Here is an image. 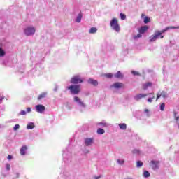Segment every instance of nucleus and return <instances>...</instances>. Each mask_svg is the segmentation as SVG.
<instances>
[{"label":"nucleus","instance_id":"nucleus-1","mask_svg":"<svg viewBox=\"0 0 179 179\" xmlns=\"http://www.w3.org/2000/svg\"><path fill=\"white\" fill-rule=\"evenodd\" d=\"M67 89L70 90L71 94H79L80 93V85H78L69 86Z\"/></svg>","mask_w":179,"mask_h":179},{"label":"nucleus","instance_id":"nucleus-2","mask_svg":"<svg viewBox=\"0 0 179 179\" xmlns=\"http://www.w3.org/2000/svg\"><path fill=\"white\" fill-rule=\"evenodd\" d=\"M110 26L113 30L117 31V33L120 32V24H118V20H117V18H113L111 20Z\"/></svg>","mask_w":179,"mask_h":179},{"label":"nucleus","instance_id":"nucleus-3","mask_svg":"<svg viewBox=\"0 0 179 179\" xmlns=\"http://www.w3.org/2000/svg\"><path fill=\"white\" fill-rule=\"evenodd\" d=\"M83 80L82 78H80V76L77 75L74 76L71 79V83H73V85H78V83H83Z\"/></svg>","mask_w":179,"mask_h":179},{"label":"nucleus","instance_id":"nucleus-4","mask_svg":"<svg viewBox=\"0 0 179 179\" xmlns=\"http://www.w3.org/2000/svg\"><path fill=\"white\" fill-rule=\"evenodd\" d=\"M24 31L26 36H32V34L36 33V29H34L33 27H29L26 28Z\"/></svg>","mask_w":179,"mask_h":179},{"label":"nucleus","instance_id":"nucleus-5","mask_svg":"<svg viewBox=\"0 0 179 179\" xmlns=\"http://www.w3.org/2000/svg\"><path fill=\"white\" fill-rule=\"evenodd\" d=\"M159 37L160 38H164V36L160 35V33H159V31H157L155 32L154 36L150 39V43H152L153 41H156V40H157V38H159Z\"/></svg>","mask_w":179,"mask_h":179},{"label":"nucleus","instance_id":"nucleus-6","mask_svg":"<svg viewBox=\"0 0 179 179\" xmlns=\"http://www.w3.org/2000/svg\"><path fill=\"white\" fill-rule=\"evenodd\" d=\"M159 37L160 38H164V36L160 35V33H159V31H157L155 32L154 36L150 39V43H152L153 41H156V40H157V38H159Z\"/></svg>","mask_w":179,"mask_h":179},{"label":"nucleus","instance_id":"nucleus-7","mask_svg":"<svg viewBox=\"0 0 179 179\" xmlns=\"http://www.w3.org/2000/svg\"><path fill=\"white\" fill-rule=\"evenodd\" d=\"M148 94H138L134 96V99L136 101H139L141 99H145V97H147Z\"/></svg>","mask_w":179,"mask_h":179},{"label":"nucleus","instance_id":"nucleus-8","mask_svg":"<svg viewBox=\"0 0 179 179\" xmlns=\"http://www.w3.org/2000/svg\"><path fill=\"white\" fill-rule=\"evenodd\" d=\"M36 111L37 113H44V111H45V106H43V105H37L36 106Z\"/></svg>","mask_w":179,"mask_h":179},{"label":"nucleus","instance_id":"nucleus-9","mask_svg":"<svg viewBox=\"0 0 179 179\" xmlns=\"http://www.w3.org/2000/svg\"><path fill=\"white\" fill-rule=\"evenodd\" d=\"M74 101L76 103H78V104L81 106V107H86V105H85V103H83V101H82V100L80 99V98L78 96H74Z\"/></svg>","mask_w":179,"mask_h":179},{"label":"nucleus","instance_id":"nucleus-10","mask_svg":"<svg viewBox=\"0 0 179 179\" xmlns=\"http://www.w3.org/2000/svg\"><path fill=\"white\" fill-rule=\"evenodd\" d=\"M150 163L152 164V168L153 169V170H156V169H159V163H160V162L152 160Z\"/></svg>","mask_w":179,"mask_h":179},{"label":"nucleus","instance_id":"nucleus-11","mask_svg":"<svg viewBox=\"0 0 179 179\" xmlns=\"http://www.w3.org/2000/svg\"><path fill=\"white\" fill-rule=\"evenodd\" d=\"M148 29H149V27L148 26L141 27L138 29V33H140V34H143L144 33H146V31H148Z\"/></svg>","mask_w":179,"mask_h":179},{"label":"nucleus","instance_id":"nucleus-12","mask_svg":"<svg viewBox=\"0 0 179 179\" xmlns=\"http://www.w3.org/2000/svg\"><path fill=\"white\" fill-rule=\"evenodd\" d=\"M152 86H153V83L152 82H148L143 84L142 87L143 90H146L148 87H152Z\"/></svg>","mask_w":179,"mask_h":179},{"label":"nucleus","instance_id":"nucleus-13","mask_svg":"<svg viewBox=\"0 0 179 179\" xmlns=\"http://www.w3.org/2000/svg\"><path fill=\"white\" fill-rule=\"evenodd\" d=\"M113 87H115V89H121L122 87H124V85L123 83H115L113 84Z\"/></svg>","mask_w":179,"mask_h":179},{"label":"nucleus","instance_id":"nucleus-14","mask_svg":"<svg viewBox=\"0 0 179 179\" xmlns=\"http://www.w3.org/2000/svg\"><path fill=\"white\" fill-rule=\"evenodd\" d=\"M88 83H90V85H92L93 86H97L99 85V82L96 80H93L92 78H90L88 80Z\"/></svg>","mask_w":179,"mask_h":179},{"label":"nucleus","instance_id":"nucleus-15","mask_svg":"<svg viewBox=\"0 0 179 179\" xmlns=\"http://www.w3.org/2000/svg\"><path fill=\"white\" fill-rule=\"evenodd\" d=\"M27 150V146L24 145L21 148L20 152L22 156H24L26 155V151Z\"/></svg>","mask_w":179,"mask_h":179},{"label":"nucleus","instance_id":"nucleus-16","mask_svg":"<svg viewBox=\"0 0 179 179\" xmlns=\"http://www.w3.org/2000/svg\"><path fill=\"white\" fill-rule=\"evenodd\" d=\"M93 143V138H85V145L86 146H90Z\"/></svg>","mask_w":179,"mask_h":179},{"label":"nucleus","instance_id":"nucleus-17","mask_svg":"<svg viewBox=\"0 0 179 179\" xmlns=\"http://www.w3.org/2000/svg\"><path fill=\"white\" fill-rule=\"evenodd\" d=\"M157 99H156V101H157L161 96L164 97V99H166V97H167V95L166 94V92H162L161 94H157Z\"/></svg>","mask_w":179,"mask_h":179},{"label":"nucleus","instance_id":"nucleus-18","mask_svg":"<svg viewBox=\"0 0 179 179\" xmlns=\"http://www.w3.org/2000/svg\"><path fill=\"white\" fill-rule=\"evenodd\" d=\"M148 96L150 95L152 97L148 99V103H152L155 100V93L147 94Z\"/></svg>","mask_w":179,"mask_h":179},{"label":"nucleus","instance_id":"nucleus-19","mask_svg":"<svg viewBox=\"0 0 179 179\" xmlns=\"http://www.w3.org/2000/svg\"><path fill=\"white\" fill-rule=\"evenodd\" d=\"M89 33L90 34H94V33H97V28L93 27H92L90 31H89Z\"/></svg>","mask_w":179,"mask_h":179},{"label":"nucleus","instance_id":"nucleus-20","mask_svg":"<svg viewBox=\"0 0 179 179\" xmlns=\"http://www.w3.org/2000/svg\"><path fill=\"white\" fill-rule=\"evenodd\" d=\"M47 96V92H43L38 96V100H41Z\"/></svg>","mask_w":179,"mask_h":179},{"label":"nucleus","instance_id":"nucleus-21","mask_svg":"<svg viewBox=\"0 0 179 179\" xmlns=\"http://www.w3.org/2000/svg\"><path fill=\"white\" fill-rule=\"evenodd\" d=\"M115 77L117 78L118 79H120V78H122L123 76H122V73H121V71H117L116 73V74H115Z\"/></svg>","mask_w":179,"mask_h":179},{"label":"nucleus","instance_id":"nucleus-22","mask_svg":"<svg viewBox=\"0 0 179 179\" xmlns=\"http://www.w3.org/2000/svg\"><path fill=\"white\" fill-rule=\"evenodd\" d=\"M106 132V131L101 128H99L97 129V134H99V135H103V134H104Z\"/></svg>","mask_w":179,"mask_h":179},{"label":"nucleus","instance_id":"nucleus-23","mask_svg":"<svg viewBox=\"0 0 179 179\" xmlns=\"http://www.w3.org/2000/svg\"><path fill=\"white\" fill-rule=\"evenodd\" d=\"M80 20H82V15L80 13L78 15L76 22H77V23H80Z\"/></svg>","mask_w":179,"mask_h":179},{"label":"nucleus","instance_id":"nucleus-24","mask_svg":"<svg viewBox=\"0 0 179 179\" xmlns=\"http://www.w3.org/2000/svg\"><path fill=\"white\" fill-rule=\"evenodd\" d=\"M119 127H120V129H123V130L127 129V124H124V123L120 124Z\"/></svg>","mask_w":179,"mask_h":179},{"label":"nucleus","instance_id":"nucleus-25","mask_svg":"<svg viewBox=\"0 0 179 179\" xmlns=\"http://www.w3.org/2000/svg\"><path fill=\"white\" fill-rule=\"evenodd\" d=\"M168 30H169V27H166L164 29L158 31V33H160V35L162 36V34H163V33H166V31H167Z\"/></svg>","mask_w":179,"mask_h":179},{"label":"nucleus","instance_id":"nucleus-26","mask_svg":"<svg viewBox=\"0 0 179 179\" xmlns=\"http://www.w3.org/2000/svg\"><path fill=\"white\" fill-rule=\"evenodd\" d=\"M34 123L31 122L29 124H27V129H33V128H34Z\"/></svg>","mask_w":179,"mask_h":179},{"label":"nucleus","instance_id":"nucleus-27","mask_svg":"<svg viewBox=\"0 0 179 179\" xmlns=\"http://www.w3.org/2000/svg\"><path fill=\"white\" fill-rule=\"evenodd\" d=\"M120 19L122 20H125L127 19V15L122 13H120Z\"/></svg>","mask_w":179,"mask_h":179},{"label":"nucleus","instance_id":"nucleus-28","mask_svg":"<svg viewBox=\"0 0 179 179\" xmlns=\"http://www.w3.org/2000/svg\"><path fill=\"white\" fill-rule=\"evenodd\" d=\"M143 176L145 178H148V177H150V173H149V171H144Z\"/></svg>","mask_w":179,"mask_h":179},{"label":"nucleus","instance_id":"nucleus-29","mask_svg":"<svg viewBox=\"0 0 179 179\" xmlns=\"http://www.w3.org/2000/svg\"><path fill=\"white\" fill-rule=\"evenodd\" d=\"M131 73L132 75H134V76H141V73L138 71H132Z\"/></svg>","mask_w":179,"mask_h":179},{"label":"nucleus","instance_id":"nucleus-30","mask_svg":"<svg viewBox=\"0 0 179 179\" xmlns=\"http://www.w3.org/2000/svg\"><path fill=\"white\" fill-rule=\"evenodd\" d=\"M150 22V18L148 17H144V23L147 24V23H149Z\"/></svg>","mask_w":179,"mask_h":179},{"label":"nucleus","instance_id":"nucleus-31","mask_svg":"<svg viewBox=\"0 0 179 179\" xmlns=\"http://www.w3.org/2000/svg\"><path fill=\"white\" fill-rule=\"evenodd\" d=\"M5 56V51L2 49V48H0V57H4Z\"/></svg>","mask_w":179,"mask_h":179},{"label":"nucleus","instance_id":"nucleus-32","mask_svg":"<svg viewBox=\"0 0 179 179\" xmlns=\"http://www.w3.org/2000/svg\"><path fill=\"white\" fill-rule=\"evenodd\" d=\"M132 153H134V155H139V153H141V151L138 149H135L132 151Z\"/></svg>","mask_w":179,"mask_h":179},{"label":"nucleus","instance_id":"nucleus-33","mask_svg":"<svg viewBox=\"0 0 179 179\" xmlns=\"http://www.w3.org/2000/svg\"><path fill=\"white\" fill-rule=\"evenodd\" d=\"M136 166H137V167H142L143 166V162H142L141 161H138Z\"/></svg>","mask_w":179,"mask_h":179},{"label":"nucleus","instance_id":"nucleus-34","mask_svg":"<svg viewBox=\"0 0 179 179\" xmlns=\"http://www.w3.org/2000/svg\"><path fill=\"white\" fill-rule=\"evenodd\" d=\"M166 107V104H164V103H162L160 105V110L161 111H164V108Z\"/></svg>","mask_w":179,"mask_h":179},{"label":"nucleus","instance_id":"nucleus-35","mask_svg":"<svg viewBox=\"0 0 179 179\" xmlns=\"http://www.w3.org/2000/svg\"><path fill=\"white\" fill-rule=\"evenodd\" d=\"M117 162L119 164H124L125 163V161L121 159H117Z\"/></svg>","mask_w":179,"mask_h":179},{"label":"nucleus","instance_id":"nucleus-36","mask_svg":"<svg viewBox=\"0 0 179 179\" xmlns=\"http://www.w3.org/2000/svg\"><path fill=\"white\" fill-rule=\"evenodd\" d=\"M20 128V126L19 124H15L13 127L14 131H17V129H19Z\"/></svg>","mask_w":179,"mask_h":179},{"label":"nucleus","instance_id":"nucleus-37","mask_svg":"<svg viewBox=\"0 0 179 179\" xmlns=\"http://www.w3.org/2000/svg\"><path fill=\"white\" fill-rule=\"evenodd\" d=\"M141 37H142V34H138L134 36V38H141Z\"/></svg>","mask_w":179,"mask_h":179},{"label":"nucleus","instance_id":"nucleus-38","mask_svg":"<svg viewBox=\"0 0 179 179\" xmlns=\"http://www.w3.org/2000/svg\"><path fill=\"white\" fill-rule=\"evenodd\" d=\"M6 170H8L9 171V170H10V164H6Z\"/></svg>","mask_w":179,"mask_h":179},{"label":"nucleus","instance_id":"nucleus-39","mask_svg":"<svg viewBox=\"0 0 179 179\" xmlns=\"http://www.w3.org/2000/svg\"><path fill=\"white\" fill-rule=\"evenodd\" d=\"M174 117H175L176 121H178L179 117H177V112H174Z\"/></svg>","mask_w":179,"mask_h":179},{"label":"nucleus","instance_id":"nucleus-40","mask_svg":"<svg viewBox=\"0 0 179 179\" xmlns=\"http://www.w3.org/2000/svg\"><path fill=\"white\" fill-rule=\"evenodd\" d=\"M168 28H169V30H171V29H179V26H178V27L171 26V27H168Z\"/></svg>","mask_w":179,"mask_h":179},{"label":"nucleus","instance_id":"nucleus-41","mask_svg":"<svg viewBox=\"0 0 179 179\" xmlns=\"http://www.w3.org/2000/svg\"><path fill=\"white\" fill-rule=\"evenodd\" d=\"M106 78H111L113 77V74L112 73H108V74H106Z\"/></svg>","mask_w":179,"mask_h":179},{"label":"nucleus","instance_id":"nucleus-42","mask_svg":"<svg viewBox=\"0 0 179 179\" xmlns=\"http://www.w3.org/2000/svg\"><path fill=\"white\" fill-rule=\"evenodd\" d=\"M20 115H26V112L24 110H21L20 113Z\"/></svg>","mask_w":179,"mask_h":179},{"label":"nucleus","instance_id":"nucleus-43","mask_svg":"<svg viewBox=\"0 0 179 179\" xmlns=\"http://www.w3.org/2000/svg\"><path fill=\"white\" fill-rule=\"evenodd\" d=\"M27 113H31V108H27Z\"/></svg>","mask_w":179,"mask_h":179},{"label":"nucleus","instance_id":"nucleus-44","mask_svg":"<svg viewBox=\"0 0 179 179\" xmlns=\"http://www.w3.org/2000/svg\"><path fill=\"white\" fill-rule=\"evenodd\" d=\"M7 159H8V160L12 159V155H8Z\"/></svg>","mask_w":179,"mask_h":179},{"label":"nucleus","instance_id":"nucleus-45","mask_svg":"<svg viewBox=\"0 0 179 179\" xmlns=\"http://www.w3.org/2000/svg\"><path fill=\"white\" fill-rule=\"evenodd\" d=\"M5 99V97H1L0 99V103H2V101Z\"/></svg>","mask_w":179,"mask_h":179},{"label":"nucleus","instance_id":"nucleus-46","mask_svg":"<svg viewBox=\"0 0 179 179\" xmlns=\"http://www.w3.org/2000/svg\"><path fill=\"white\" fill-rule=\"evenodd\" d=\"M99 125H103L104 127H106V124L103 123H99Z\"/></svg>","mask_w":179,"mask_h":179},{"label":"nucleus","instance_id":"nucleus-47","mask_svg":"<svg viewBox=\"0 0 179 179\" xmlns=\"http://www.w3.org/2000/svg\"><path fill=\"white\" fill-rule=\"evenodd\" d=\"M145 113H149V110L145 109Z\"/></svg>","mask_w":179,"mask_h":179},{"label":"nucleus","instance_id":"nucleus-48","mask_svg":"<svg viewBox=\"0 0 179 179\" xmlns=\"http://www.w3.org/2000/svg\"><path fill=\"white\" fill-rule=\"evenodd\" d=\"M141 17H145V14H141Z\"/></svg>","mask_w":179,"mask_h":179},{"label":"nucleus","instance_id":"nucleus-49","mask_svg":"<svg viewBox=\"0 0 179 179\" xmlns=\"http://www.w3.org/2000/svg\"><path fill=\"white\" fill-rule=\"evenodd\" d=\"M100 178V177H99V178H96V179H99Z\"/></svg>","mask_w":179,"mask_h":179}]
</instances>
